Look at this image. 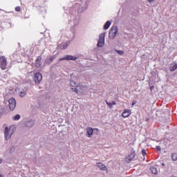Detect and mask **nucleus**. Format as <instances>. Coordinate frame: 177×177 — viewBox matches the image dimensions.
<instances>
[{"mask_svg":"<svg viewBox=\"0 0 177 177\" xmlns=\"http://www.w3.org/2000/svg\"><path fill=\"white\" fill-rule=\"evenodd\" d=\"M85 87L82 85H79L77 86L76 88H72V91H74V92H76V93H77V95L81 94V93L82 92V90L84 89Z\"/></svg>","mask_w":177,"mask_h":177,"instance_id":"7","label":"nucleus"},{"mask_svg":"<svg viewBox=\"0 0 177 177\" xmlns=\"http://www.w3.org/2000/svg\"><path fill=\"white\" fill-rule=\"evenodd\" d=\"M62 60H66V57L59 59V62H62Z\"/></svg>","mask_w":177,"mask_h":177,"instance_id":"30","label":"nucleus"},{"mask_svg":"<svg viewBox=\"0 0 177 177\" xmlns=\"http://www.w3.org/2000/svg\"><path fill=\"white\" fill-rule=\"evenodd\" d=\"M174 65L176 66V69H177V64H175Z\"/></svg>","mask_w":177,"mask_h":177,"instance_id":"35","label":"nucleus"},{"mask_svg":"<svg viewBox=\"0 0 177 177\" xmlns=\"http://www.w3.org/2000/svg\"><path fill=\"white\" fill-rule=\"evenodd\" d=\"M118 32V27L117 26H113L109 30V38L110 39H114L117 36V33Z\"/></svg>","mask_w":177,"mask_h":177,"instance_id":"2","label":"nucleus"},{"mask_svg":"<svg viewBox=\"0 0 177 177\" xmlns=\"http://www.w3.org/2000/svg\"><path fill=\"white\" fill-rule=\"evenodd\" d=\"M162 165L164 167V165H165L164 163H162Z\"/></svg>","mask_w":177,"mask_h":177,"instance_id":"36","label":"nucleus"},{"mask_svg":"<svg viewBox=\"0 0 177 177\" xmlns=\"http://www.w3.org/2000/svg\"><path fill=\"white\" fill-rule=\"evenodd\" d=\"M0 67L1 70H6V67H8V60L5 56L0 57Z\"/></svg>","mask_w":177,"mask_h":177,"instance_id":"3","label":"nucleus"},{"mask_svg":"<svg viewBox=\"0 0 177 177\" xmlns=\"http://www.w3.org/2000/svg\"><path fill=\"white\" fill-rule=\"evenodd\" d=\"M24 127L26 128H32L34 127V120H30L24 122Z\"/></svg>","mask_w":177,"mask_h":177,"instance_id":"8","label":"nucleus"},{"mask_svg":"<svg viewBox=\"0 0 177 177\" xmlns=\"http://www.w3.org/2000/svg\"><path fill=\"white\" fill-rule=\"evenodd\" d=\"M171 160H172V161H177V153H173L171 154Z\"/></svg>","mask_w":177,"mask_h":177,"instance_id":"17","label":"nucleus"},{"mask_svg":"<svg viewBox=\"0 0 177 177\" xmlns=\"http://www.w3.org/2000/svg\"><path fill=\"white\" fill-rule=\"evenodd\" d=\"M0 177H3V176H2V175L0 174Z\"/></svg>","mask_w":177,"mask_h":177,"instance_id":"37","label":"nucleus"},{"mask_svg":"<svg viewBox=\"0 0 177 177\" xmlns=\"http://www.w3.org/2000/svg\"><path fill=\"white\" fill-rule=\"evenodd\" d=\"M115 52L118 53V55H124V50H115Z\"/></svg>","mask_w":177,"mask_h":177,"instance_id":"22","label":"nucleus"},{"mask_svg":"<svg viewBox=\"0 0 177 177\" xmlns=\"http://www.w3.org/2000/svg\"><path fill=\"white\" fill-rule=\"evenodd\" d=\"M14 132H15V127L12 126L9 127H6L4 129V136H5L6 140H9V139L12 138V135H13Z\"/></svg>","mask_w":177,"mask_h":177,"instance_id":"1","label":"nucleus"},{"mask_svg":"<svg viewBox=\"0 0 177 177\" xmlns=\"http://www.w3.org/2000/svg\"><path fill=\"white\" fill-rule=\"evenodd\" d=\"M148 1V2H149V3H151V2H153L154 0H147Z\"/></svg>","mask_w":177,"mask_h":177,"instance_id":"32","label":"nucleus"},{"mask_svg":"<svg viewBox=\"0 0 177 177\" xmlns=\"http://www.w3.org/2000/svg\"><path fill=\"white\" fill-rule=\"evenodd\" d=\"M70 85H71V86H77V84L75 83V82L74 80H71Z\"/></svg>","mask_w":177,"mask_h":177,"instance_id":"21","label":"nucleus"},{"mask_svg":"<svg viewBox=\"0 0 177 177\" xmlns=\"http://www.w3.org/2000/svg\"><path fill=\"white\" fill-rule=\"evenodd\" d=\"M153 88H154V87H153V86H151V87H150V89H153Z\"/></svg>","mask_w":177,"mask_h":177,"instance_id":"34","label":"nucleus"},{"mask_svg":"<svg viewBox=\"0 0 177 177\" xmlns=\"http://www.w3.org/2000/svg\"><path fill=\"white\" fill-rule=\"evenodd\" d=\"M136 103H138V102L136 100H133L132 102V106H135V104H136Z\"/></svg>","mask_w":177,"mask_h":177,"instance_id":"27","label":"nucleus"},{"mask_svg":"<svg viewBox=\"0 0 177 177\" xmlns=\"http://www.w3.org/2000/svg\"><path fill=\"white\" fill-rule=\"evenodd\" d=\"M0 164H2V159H0Z\"/></svg>","mask_w":177,"mask_h":177,"instance_id":"33","label":"nucleus"},{"mask_svg":"<svg viewBox=\"0 0 177 177\" xmlns=\"http://www.w3.org/2000/svg\"><path fill=\"white\" fill-rule=\"evenodd\" d=\"M54 59H55V57H50V58H48V59L47 60L48 64H50V63L53 62Z\"/></svg>","mask_w":177,"mask_h":177,"instance_id":"19","label":"nucleus"},{"mask_svg":"<svg viewBox=\"0 0 177 177\" xmlns=\"http://www.w3.org/2000/svg\"><path fill=\"white\" fill-rule=\"evenodd\" d=\"M106 103L108 107H110V109H113V104L111 102H109L106 101Z\"/></svg>","mask_w":177,"mask_h":177,"instance_id":"23","label":"nucleus"},{"mask_svg":"<svg viewBox=\"0 0 177 177\" xmlns=\"http://www.w3.org/2000/svg\"><path fill=\"white\" fill-rule=\"evenodd\" d=\"M8 103L10 110L13 111L15 109H16V100L15 98H10L8 100Z\"/></svg>","mask_w":177,"mask_h":177,"instance_id":"6","label":"nucleus"},{"mask_svg":"<svg viewBox=\"0 0 177 177\" xmlns=\"http://www.w3.org/2000/svg\"><path fill=\"white\" fill-rule=\"evenodd\" d=\"M175 70H176V66L174 64L173 66L170 67V71H175Z\"/></svg>","mask_w":177,"mask_h":177,"instance_id":"24","label":"nucleus"},{"mask_svg":"<svg viewBox=\"0 0 177 177\" xmlns=\"http://www.w3.org/2000/svg\"><path fill=\"white\" fill-rule=\"evenodd\" d=\"M65 59H66V60H77V57L73 55H66Z\"/></svg>","mask_w":177,"mask_h":177,"instance_id":"13","label":"nucleus"},{"mask_svg":"<svg viewBox=\"0 0 177 177\" xmlns=\"http://www.w3.org/2000/svg\"><path fill=\"white\" fill-rule=\"evenodd\" d=\"M106 37V32H102L100 35L97 46L99 48H103L104 46V37Z\"/></svg>","mask_w":177,"mask_h":177,"instance_id":"4","label":"nucleus"},{"mask_svg":"<svg viewBox=\"0 0 177 177\" xmlns=\"http://www.w3.org/2000/svg\"><path fill=\"white\" fill-rule=\"evenodd\" d=\"M150 169H151L152 174H154V175H157V174H158V170H157V168H156L154 167H151Z\"/></svg>","mask_w":177,"mask_h":177,"instance_id":"14","label":"nucleus"},{"mask_svg":"<svg viewBox=\"0 0 177 177\" xmlns=\"http://www.w3.org/2000/svg\"><path fill=\"white\" fill-rule=\"evenodd\" d=\"M142 154H143L144 156H146V149H142Z\"/></svg>","mask_w":177,"mask_h":177,"instance_id":"28","label":"nucleus"},{"mask_svg":"<svg viewBox=\"0 0 177 177\" xmlns=\"http://www.w3.org/2000/svg\"><path fill=\"white\" fill-rule=\"evenodd\" d=\"M156 150H157L158 151H161V147L157 146V147H156Z\"/></svg>","mask_w":177,"mask_h":177,"instance_id":"26","label":"nucleus"},{"mask_svg":"<svg viewBox=\"0 0 177 177\" xmlns=\"http://www.w3.org/2000/svg\"><path fill=\"white\" fill-rule=\"evenodd\" d=\"M42 60V57L41 56H39L37 59L35 61V67L37 68L41 67V61Z\"/></svg>","mask_w":177,"mask_h":177,"instance_id":"11","label":"nucleus"},{"mask_svg":"<svg viewBox=\"0 0 177 177\" xmlns=\"http://www.w3.org/2000/svg\"><path fill=\"white\" fill-rule=\"evenodd\" d=\"M27 95V92L26 91H21L20 92V97H24Z\"/></svg>","mask_w":177,"mask_h":177,"instance_id":"20","label":"nucleus"},{"mask_svg":"<svg viewBox=\"0 0 177 177\" xmlns=\"http://www.w3.org/2000/svg\"><path fill=\"white\" fill-rule=\"evenodd\" d=\"M133 158H135V154H134V153H131V154L127 158V161H132Z\"/></svg>","mask_w":177,"mask_h":177,"instance_id":"15","label":"nucleus"},{"mask_svg":"<svg viewBox=\"0 0 177 177\" xmlns=\"http://www.w3.org/2000/svg\"><path fill=\"white\" fill-rule=\"evenodd\" d=\"M14 120H15V121H17L18 120H20V115H16L14 117Z\"/></svg>","mask_w":177,"mask_h":177,"instance_id":"25","label":"nucleus"},{"mask_svg":"<svg viewBox=\"0 0 177 177\" xmlns=\"http://www.w3.org/2000/svg\"><path fill=\"white\" fill-rule=\"evenodd\" d=\"M86 131L88 135V138H91V136L93 135V129L92 127H87Z\"/></svg>","mask_w":177,"mask_h":177,"instance_id":"10","label":"nucleus"},{"mask_svg":"<svg viewBox=\"0 0 177 177\" xmlns=\"http://www.w3.org/2000/svg\"><path fill=\"white\" fill-rule=\"evenodd\" d=\"M15 10L16 12H20V7H16Z\"/></svg>","mask_w":177,"mask_h":177,"instance_id":"29","label":"nucleus"},{"mask_svg":"<svg viewBox=\"0 0 177 177\" xmlns=\"http://www.w3.org/2000/svg\"><path fill=\"white\" fill-rule=\"evenodd\" d=\"M131 115V111L129 109H124L123 113H122V117L124 118H127V117H129Z\"/></svg>","mask_w":177,"mask_h":177,"instance_id":"9","label":"nucleus"},{"mask_svg":"<svg viewBox=\"0 0 177 177\" xmlns=\"http://www.w3.org/2000/svg\"><path fill=\"white\" fill-rule=\"evenodd\" d=\"M67 46H68V44L64 43V44H62L61 49H67Z\"/></svg>","mask_w":177,"mask_h":177,"instance_id":"18","label":"nucleus"},{"mask_svg":"<svg viewBox=\"0 0 177 177\" xmlns=\"http://www.w3.org/2000/svg\"><path fill=\"white\" fill-rule=\"evenodd\" d=\"M33 81H35V84H40L42 81V75L39 73H37L34 75Z\"/></svg>","mask_w":177,"mask_h":177,"instance_id":"5","label":"nucleus"},{"mask_svg":"<svg viewBox=\"0 0 177 177\" xmlns=\"http://www.w3.org/2000/svg\"><path fill=\"white\" fill-rule=\"evenodd\" d=\"M111 24V22L110 21H106L104 26V30L109 29V27H110Z\"/></svg>","mask_w":177,"mask_h":177,"instance_id":"16","label":"nucleus"},{"mask_svg":"<svg viewBox=\"0 0 177 177\" xmlns=\"http://www.w3.org/2000/svg\"><path fill=\"white\" fill-rule=\"evenodd\" d=\"M111 104H112V106H115V104H117V103H115V101H113V102H111Z\"/></svg>","mask_w":177,"mask_h":177,"instance_id":"31","label":"nucleus"},{"mask_svg":"<svg viewBox=\"0 0 177 177\" xmlns=\"http://www.w3.org/2000/svg\"><path fill=\"white\" fill-rule=\"evenodd\" d=\"M96 165H97V168H99L102 171H106V165H104L102 162H98L96 164Z\"/></svg>","mask_w":177,"mask_h":177,"instance_id":"12","label":"nucleus"}]
</instances>
